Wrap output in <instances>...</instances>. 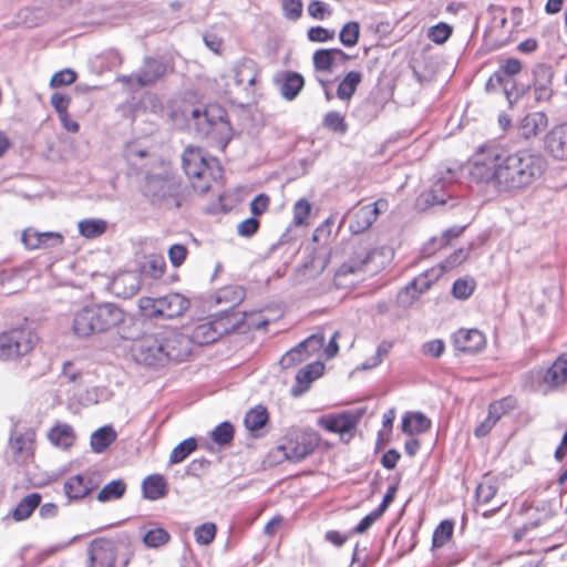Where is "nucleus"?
<instances>
[{
    "label": "nucleus",
    "mask_w": 567,
    "mask_h": 567,
    "mask_svg": "<svg viewBox=\"0 0 567 567\" xmlns=\"http://www.w3.org/2000/svg\"><path fill=\"white\" fill-rule=\"evenodd\" d=\"M311 212V204L305 199H299L293 206V223L297 226L306 225L307 218Z\"/></svg>",
    "instance_id": "3c124183"
},
{
    "label": "nucleus",
    "mask_w": 567,
    "mask_h": 567,
    "mask_svg": "<svg viewBox=\"0 0 567 567\" xmlns=\"http://www.w3.org/2000/svg\"><path fill=\"white\" fill-rule=\"evenodd\" d=\"M166 362L169 360L182 361L190 354L192 341L186 336L173 329L159 331Z\"/></svg>",
    "instance_id": "9b49d317"
},
{
    "label": "nucleus",
    "mask_w": 567,
    "mask_h": 567,
    "mask_svg": "<svg viewBox=\"0 0 567 567\" xmlns=\"http://www.w3.org/2000/svg\"><path fill=\"white\" fill-rule=\"evenodd\" d=\"M453 342L457 351L475 354L485 348L486 339L477 329H460L453 334Z\"/></svg>",
    "instance_id": "dca6fc26"
},
{
    "label": "nucleus",
    "mask_w": 567,
    "mask_h": 567,
    "mask_svg": "<svg viewBox=\"0 0 567 567\" xmlns=\"http://www.w3.org/2000/svg\"><path fill=\"white\" fill-rule=\"evenodd\" d=\"M324 343V336L322 333H315L308 337L306 340L299 343V349H302L307 358L311 353L320 350Z\"/></svg>",
    "instance_id": "603ef678"
},
{
    "label": "nucleus",
    "mask_w": 567,
    "mask_h": 567,
    "mask_svg": "<svg viewBox=\"0 0 567 567\" xmlns=\"http://www.w3.org/2000/svg\"><path fill=\"white\" fill-rule=\"evenodd\" d=\"M143 495L145 498L156 501L166 495V482L162 475H148L142 483Z\"/></svg>",
    "instance_id": "c85d7f7f"
},
{
    "label": "nucleus",
    "mask_w": 567,
    "mask_h": 567,
    "mask_svg": "<svg viewBox=\"0 0 567 567\" xmlns=\"http://www.w3.org/2000/svg\"><path fill=\"white\" fill-rule=\"evenodd\" d=\"M567 381V354H561L547 370L544 382L549 386H559Z\"/></svg>",
    "instance_id": "bb28decb"
},
{
    "label": "nucleus",
    "mask_w": 567,
    "mask_h": 567,
    "mask_svg": "<svg viewBox=\"0 0 567 567\" xmlns=\"http://www.w3.org/2000/svg\"><path fill=\"white\" fill-rule=\"evenodd\" d=\"M258 228L259 221L256 218L250 217L238 224L237 233L243 237H250L258 230Z\"/></svg>",
    "instance_id": "69168bd1"
},
{
    "label": "nucleus",
    "mask_w": 567,
    "mask_h": 567,
    "mask_svg": "<svg viewBox=\"0 0 567 567\" xmlns=\"http://www.w3.org/2000/svg\"><path fill=\"white\" fill-rule=\"evenodd\" d=\"M305 85V81L301 74L296 72L286 73L281 83V95L288 100H293Z\"/></svg>",
    "instance_id": "473e14b6"
},
{
    "label": "nucleus",
    "mask_w": 567,
    "mask_h": 567,
    "mask_svg": "<svg viewBox=\"0 0 567 567\" xmlns=\"http://www.w3.org/2000/svg\"><path fill=\"white\" fill-rule=\"evenodd\" d=\"M184 116L189 127H194L200 135H209L213 131L221 132L227 126L224 120V111L217 106L205 110L190 107L184 111Z\"/></svg>",
    "instance_id": "1a4fd4ad"
},
{
    "label": "nucleus",
    "mask_w": 567,
    "mask_h": 567,
    "mask_svg": "<svg viewBox=\"0 0 567 567\" xmlns=\"http://www.w3.org/2000/svg\"><path fill=\"white\" fill-rule=\"evenodd\" d=\"M441 276V271L431 269L414 278V280L408 285L398 295V302L400 306L406 308L410 307L423 292L430 289L433 281Z\"/></svg>",
    "instance_id": "4468645a"
},
{
    "label": "nucleus",
    "mask_w": 567,
    "mask_h": 567,
    "mask_svg": "<svg viewBox=\"0 0 567 567\" xmlns=\"http://www.w3.org/2000/svg\"><path fill=\"white\" fill-rule=\"evenodd\" d=\"M197 449V441L194 437H188L182 441L173 449L169 455L171 464H178L183 462L190 453Z\"/></svg>",
    "instance_id": "4c0bfd02"
},
{
    "label": "nucleus",
    "mask_w": 567,
    "mask_h": 567,
    "mask_svg": "<svg viewBox=\"0 0 567 567\" xmlns=\"http://www.w3.org/2000/svg\"><path fill=\"white\" fill-rule=\"evenodd\" d=\"M196 542L200 545H209L216 536V525L214 523H204L195 528Z\"/></svg>",
    "instance_id": "de8ad7c7"
},
{
    "label": "nucleus",
    "mask_w": 567,
    "mask_h": 567,
    "mask_svg": "<svg viewBox=\"0 0 567 567\" xmlns=\"http://www.w3.org/2000/svg\"><path fill=\"white\" fill-rule=\"evenodd\" d=\"M466 258L467 251L464 249H458L441 264V269L439 271H441V274L444 271H449L454 267L461 265L464 260H466Z\"/></svg>",
    "instance_id": "e2e57ef3"
},
{
    "label": "nucleus",
    "mask_w": 567,
    "mask_h": 567,
    "mask_svg": "<svg viewBox=\"0 0 567 567\" xmlns=\"http://www.w3.org/2000/svg\"><path fill=\"white\" fill-rule=\"evenodd\" d=\"M189 307V301L177 292L159 298L144 297L140 299V308L150 317L172 319L182 316Z\"/></svg>",
    "instance_id": "39448f33"
},
{
    "label": "nucleus",
    "mask_w": 567,
    "mask_h": 567,
    "mask_svg": "<svg viewBox=\"0 0 567 567\" xmlns=\"http://www.w3.org/2000/svg\"><path fill=\"white\" fill-rule=\"evenodd\" d=\"M144 192L153 204L164 208H179L184 199L179 178L168 173L147 176Z\"/></svg>",
    "instance_id": "20e7f679"
},
{
    "label": "nucleus",
    "mask_w": 567,
    "mask_h": 567,
    "mask_svg": "<svg viewBox=\"0 0 567 567\" xmlns=\"http://www.w3.org/2000/svg\"><path fill=\"white\" fill-rule=\"evenodd\" d=\"M334 35V30H329L322 27H312L308 30V38L312 42H326L332 40Z\"/></svg>",
    "instance_id": "680f3d73"
},
{
    "label": "nucleus",
    "mask_w": 567,
    "mask_h": 567,
    "mask_svg": "<svg viewBox=\"0 0 567 567\" xmlns=\"http://www.w3.org/2000/svg\"><path fill=\"white\" fill-rule=\"evenodd\" d=\"M97 487V482L89 474H79L70 477L64 484V491L69 498L80 499Z\"/></svg>",
    "instance_id": "393cba45"
},
{
    "label": "nucleus",
    "mask_w": 567,
    "mask_h": 567,
    "mask_svg": "<svg viewBox=\"0 0 567 567\" xmlns=\"http://www.w3.org/2000/svg\"><path fill=\"white\" fill-rule=\"evenodd\" d=\"M185 174L192 179L193 188L204 194L210 189L212 182L220 174L215 158H207L202 148L187 146L182 155Z\"/></svg>",
    "instance_id": "7ed1b4c3"
},
{
    "label": "nucleus",
    "mask_w": 567,
    "mask_h": 567,
    "mask_svg": "<svg viewBox=\"0 0 567 567\" xmlns=\"http://www.w3.org/2000/svg\"><path fill=\"white\" fill-rule=\"evenodd\" d=\"M87 567H114L116 553L114 545L107 540H94L89 547Z\"/></svg>",
    "instance_id": "6ab92c4d"
},
{
    "label": "nucleus",
    "mask_w": 567,
    "mask_h": 567,
    "mask_svg": "<svg viewBox=\"0 0 567 567\" xmlns=\"http://www.w3.org/2000/svg\"><path fill=\"white\" fill-rule=\"evenodd\" d=\"M307 359V355L299 349V344L282 355L280 364L284 369H288L297 363L302 362Z\"/></svg>",
    "instance_id": "5fc2aeb1"
},
{
    "label": "nucleus",
    "mask_w": 567,
    "mask_h": 567,
    "mask_svg": "<svg viewBox=\"0 0 567 567\" xmlns=\"http://www.w3.org/2000/svg\"><path fill=\"white\" fill-rule=\"evenodd\" d=\"M522 69V64L517 59H508L501 68V70L496 71L497 73H504V82H505V95L508 101H511V90L514 87V82L512 76L517 74Z\"/></svg>",
    "instance_id": "f704fd0d"
},
{
    "label": "nucleus",
    "mask_w": 567,
    "mask_h": 567,
    "mask_svg": "<svg viewBox=\"0 0 567 567\" xmlns=\"http://www.w3.org/2000/svg\"><path fill=\"white\" fill-rule=\"evenodd\" d=\"M37 342V336L25 328L0 333V360L9 361L28 354Z\"/></svg>",
    "instance_id": "423d86ee"
},
{
    "label": "nucleus",
    "mask_w": 567,
    "mask_h": 567,
    "mask_svg": "<svg viewBox=\"0 0 567 567\" xmlns=\"http://www.w3.org/2000/svg\"><path fill=\"white\" fill-rule=\"evenodd\" d=\"M547 169L546 158L529 150L508 153L496 146H483L473 156L470 176L491 185L498 193L519 194L534 185Z\"/></svg>",
    "instance_id": "f257e3e1"
},
{
    "label": "nucleus",
    "mask_w": 567,
    "mask_h": 567,
    "mask_svg": "<svg viewBox=\"0 0 567 567\" xmlns=\"http://www.w3.org/2000/svg\"><path fill=\"white\" fill-rule=\"evenodd\" d=\"M358 423L357 416L350 412L339 414L322 415L317 420V424L324 430L340 435L351 433Z\"/></svg>",
    "instance_id": "a211bd4d"
},
{
    "label": "nucleus",
    "mask_w": 567,
    "mask_h": 567,
    "mask_svg": "<svg viewBox=\"0 0 567 567\" xmlns=\"http://www.w3.org/2000/svg\"><path fill=\"white\" fill-rule=\"evenodd\" d=\"M551 69L547 65H537L534 69V97L538 102L548 101L553 95Z\"/></svg>",
    "instance_id": "4be33fe9"
},
{
    "label": "nucleus",
    "mask_w": 567,
    "mask_h": 567,
    "mask_svg": "<svg viewBox=\"0 0 567 567\" xmlns=\"http://www.w3.org/2000/svg\"><path fill=\"white\" fill-rule=\"evenodd\" d=\"M148 272L153 278H161L166 269L165 260L163 257L152 256L148 261Z\"/></svg>",
    "instance_id": "338daca9"
},
{
    "label": "nucleus",
    "mask_w": 567,
    "mask_h": 567,
    "mask_svg": "<svg viewBox=\"0 0 567 567\" xmlns=\"http://www.w3.org/2000/svg\"><path fill=\"white\" fill-rule=\"evenodd\" d=\"M133 357L136 362L148 367H161L166 363L159 332L145 334L135 341Z\"/></svg>",
    "instance_id": "9d476101"
},
{
    "label": "nucleus",
    "mask_w": 567,
    "mask_h": 567,
    "mask_svg": "<svg viewBox=\"0 0 567 567\" xmlns=\"http://www.w3.org/2000/svg\"><path fill=\"white\" fill-rule=\"evenodd\" d=\"M41 496L38 493H32L25 496L14 508L13 518L16 520H23L31 516L33 511L39 506Z\"/></svg>",
    "instance_id": "72a5a7b5"
},
{
    "label": "nucleus",
    "mask_w": 567,
    "mask_h": 567,
    "mask_svg": "<svg viewBox=\"0 0 567 567\" xmlns=\"http://www.w3.org/2000/svg\"><path fill=\"white\" fill-rule=\"evenodd\" d=\"M547 152L556 159H567V123L555 126L545 138Z\"/></svg>",
    "instance_id": "aec40b11"
},
{
    "label": "nucleus",
    "mask_w": 567,
    "mask_h": 567,
    "mask_svg": "<svg viewBox=\"0 0 567 567\" xmlns=\"http://www.w3.org/2000/svg\"><path fill=\"white\" fill-rule=\"evenodd\" d=\"M76 80V73L71 69H64L53 74L50 80L51 87L70 85Z\"/></svg>",
    "instance_id": "864d4df0"
},
{
    "label": "nucleus",
    "mask_w": 567,
    "mask_h": 567,
    "mask_svg": "<svg viewBox=\"0 0 567 567\" xmlns=\"http://www.w3.org/2000/svg\"><path fill=\"white\" fill-rule=\"evenodd\" d=\"M142 284V275L138 271H121L109 284L110 291L120 298H131L137 293Z\"/></svg>",
    "instance_id": "2eb2a0df"
},
{
    "label": "nucleus",
    "mask_w": 567,
    "mask_h": 567,
    "mask_svg": "<svg viewBox=\"0 0 567 567\" xmlns=\"http://www.w3.org/2000/svg\"><path fill=\"white\" fill-rule=\"evenodd\" d=\"M167 254H168V259H169L171 264L174 267H179L184 264V261L187 257L188 250H187L186 246L181 245V244H175L168 248Z\"/></svg>",
    "instance_id": "13d9d810"
},
{
    "label": "nucleus",
    "mask_w": 567,
    "mask_h": 567,
    "mask_svg": "<svg viewBox=\"0 0 567 567\" xmlns=\"http://www.w3.org/2000/svg\"><path fill=\"white\" fill-rule=\"evenodd\" d=\"M548 124L547 115L544 112H533L525 115L518 123V134L529 140L542 133Z\"/></svg>",
    "instance_id": "b1692460"
},
{
    "label": "nucleus",
    "mask_w": 567,
    "mask_h": 567,
    "mask_svg": "<svg viewBox=\"0 0 567 567\" xmlns=\"http://www.w3.org/2000/svg\"><path fill=\"white\" fill-rule=\"evenodd\" d=\"M475 289V282L473 279H457L452 287V295L456 299H467Z\"/></svg>",
    "instance_id": "09e8293b"
},
{
    "label": "nucleus",
    "mask_w": 567,
    "mask_h": 567,
    "mask_svg": "<svg viewBox=\"0 0 567 567\" xmlns=\"http://www.w3.org/2000/svg\"><path fill=\"white\" fill-rule=\"evenodd\" d=\"M35 433L31 429L24 431H13L9 441V453L17 464L28 462L34 450Z\"/></svg>",
    "instance_id": "ddd939ff"
},
{
    "label": "nucleus",
    "mask_w": 567,
    "mask_h": 567,
    "mask_svg": "<svg viewBox=\"0 0 567 567\" xmlns=\"http://www.w3.org/2000/svg\"><path fill=\"white\" fill-rule=\"evenodd\" d=\"M78 227L82 236L94 238L105 231L106 223L102 219H84L79 223Z\"/></svg>",
    "instance_id": "ea45409f"
},
{
    "label": "nucleus",
    "mask_w": 567,
    "mask_h": 567,
    "mask_svg": "<svg viewBox=\"0 0 567 567\" xmlns=\"http://www.w3.org/2000/svg\"><path fill=\"white\" fill-rule=\"evenodd\" d=\"M308 13L315 19L322 20L330 14V11L324 2L313 0L308 4Z\"/></svg>",
    "instance_id": "774afa93"
},
{
    "label": "nucleus",
    "mask_w": 567,
    "mask_h": 567,
    "mask_svg": "<svg viewBox=\"0 0 567 567\" xmlns=\"http://www.w3.org/2000/svg\"><path fill=\"white\" fill-rule=\"evenodd\" d=\"M362 81V74L359 71H350L341 80L338 85L337 96L340 100L348 101L357 91L358 85Z\"/></svg>",
    "instance_id": "2f4dec72"
},
{
    "label": "nucleus",
    "mask_w": 567,
    "mask_h": 567,
    "mask_svg": "<svg viewBox=\"0 0 567 567\" xmlns=\"http://www.w3.org/2000/svg\"><path fill=\"white\" fill-rule=\"evenodd\" d=\"M244 299V290L240 287H225L217 293L216 301L218 303H230L231 306L238 305Z\"/></svg>",
    "instance_id": "c03bdc74"
},
{
    "label": "nucleus",
    "mask_w": 567,
    "mask_h": 567,
    "mask_svg": "<svg viewBox=\"0 0 567 567\" xmlns=\"http://www.w3.org/2000/svg\"><path fill=\"white\" fill-rule=\"evenodd\" d=\"M516 406V400L513 396H506L502 400L492 402L488 405V415L496 422L506 413Z\"/></svg>",
    "instance_id": "a19ab883"
},
{
    "label": "nucleus",
    "mask_w": 567,
    "mask_h": 567,
    "mask_svg": "<svg viewBox=\"0 0 567 567\" xmlns=\"http://www.w3.org/2000/svg\"><path fill=\"white\" fill-rule=\"evenodd\" d=\"M349 258L337 270L336 279L347 275H357L371 270L370 265L374 262L379 252L371 248L368 241L357 240L349 244Z\"/></svg>",
    "instance_id": "6e6552de"
},
{
    "label": "nucleus",
    "mask_w": 567,
    "mask_h": 567,
    "mask_svg": "<svg viewBox=\"0 0 567 567\" xmlns=\"http://www.w3.org/2000/svg\"><path fill=\"white\" fill-rule=\"evenodd\" d=\"M267 410L262 406H257L247 412L244 422L249 431H257L261 429L267 423Z\"/></svg>",
    "instance_id": "58836bf2"
},
{
    "label": "nucleus",
    "mask_w": 567,
    "mask_h": 567,
    "mask_svg": "<svg viewBox=\"0 0 567 567\" xmlns=\"http://www.w3.org/2000/svg\"><path fill=\"white\" fill-rule=\"evenodd\" d=\"M71 99L68 95H64L62 93H54L51 96V105L56 111L59 117H65L68 114V109L70 105Z\"/></svg>",
    "instance_id": "052dcab7"
},
{
    "label": "nucleus",
    "mask_w": 567,
    "mask_h": 567,
    "mask_svg": "<svg viewBox=\"0 0 567 567\" xmlns=\"http://www.w3.org/2000/svg\"><path fill=\"white\" fill-rule=\"evenodd\" d=\"M320 443V435L311 429L295 431L279 446L286 460L300 462L311 455Z\"/></svg>",
    "instance_id": "0eeeda50"
},
{
    "label": "nucleus",
    "mask_w": 567,
    "mask_h": 567,
    "mask_svg": "<svg viewBox=\"0 0 567 567\" xmlns=\"http://www.w3.org/2000/svg\"><path fill=\"white\" fill-rule=\"evenodd\" d=\"M496 486L491 481L481 483L476 488V497L483 504H489L496 494Z\"/></svg>",
    "instance_id": "4d7b16f0"
},
{
    "label": "nucleus",
    "mask_w": 567,
    "mask_h": 567,
    "mask_svg": "<svg viewBox=\"0 0 567 567\" xmlns=\"http://www.w3.org/2000/svg\"><path fill=\"white\" fill-rule=\"evenodd\" d=\"M349 59L340 49H320L313 53L312 61L316 71L332 73L339 62L343 63Z\"/></svg>",
    "instance_id": "412c9836"
},
{
    "label": "nucleus",
    "mask_w": 567,
    "mask_h": 567,
    "mask_svg": "<svg viewBox=\"0 0 567 567\" xmlns=\"http://www.w3.org/2000/svg\"><path fill=\"white\" fill-rule=\"evenodd\" d=\"M256 76L257 72L254 62L251 60H244L234 65L221 79L234 81L235 89L247 92L255 84Z\"/></svg>",
    "instance_id": "f3484780"
},
{
    "label": "nucleus",
    "mask_w": 567,
    "mask_h": 567,
    "mask_svg": "<svg viewBox=\"0 0 567 567\" xmlns=\"http://www.w3.org/2000/svg\"><path fill=\"white\" fill-rule=\"evenodd\" d=\"M22 243L28 249H40L41 248V233L28 228L22 233Z\"/></svg>",
    "instance_id": "0e129e2a"
},
{
    "label": "nucleus",
    "mask_w": 567,
    "mask_h": 567,
    "mask_svg": "<svg viewBox=\"0 0 567 567\" xmlns=\"http://www.w3.org/2000/svg\"><path fill=\"white\" fill-rule=\"evenodd\" d=\"M326 267V261L320 257H311L296 270V280L299 284L315 279Z\"/></svg>",
    "instance_id": "7c9ffc66"
},
{
    "label": "nucleus",
    "mask_w": 567,
    "mask_h": 567,
    "mask_svg": "<svg viewBox=\"0 0 567 567\" xmlns=\"http://www.w3.org/2000/svg\"><path fill=\"white\" fill-rule=\"evenodd\" d=\"M116 436L115 430L110 425L97 429L91 435L93 452L103 453L116 440Z\"/></svg>",
    "instance_id": "c756f323"
},
{
    "label": "nucleus",
    "mask_w": 567,
    "mask_h": 567,
    "mask_svg": "<svg viewBox=\"0 0 567 567\" xmlns=\"http://www.w3.org/2000/svg\"><path fill=\"white\" fill-rule=\"evenodd\" d=\"M49 441L56 447L69 449L75 441L73 427L68 423H56L48 433Z\"/></svg>",
    "instance_id": "a878e982"
},
{
    "label": "nucleus",
    "mask_w": 567,
    "mask_h": 567,
    "mask_svg": "<svg viewBox=\"0 0 567 567\" xmlns=\"http://www.w3.org/2000/svg\"><path fill=\"white\" fill-rule=\"evenodd\" d=\"M453 534V524L449 520L442 522L433 534V546H443Z\"/></svg>",
    "instance_id": "8fccbe9b"
},
{
    "label": "nucleus",
    "mask_w": 567,
    "mask_h": 567,
    "mask_svg": "<svg viewBox=\"0 0 567 567\" xmlns=\"http://www.w3.org/2000/svg\"><path fill=\"white\" fill-rule=\"evenodd\" d=\"M430 426L431 421L419 412L406 413L402 420V432L409 435L424 433Z\"/></svg>",
    "instance_id": "cd10ccee"
},
{
    "label": "nucleus",
    "mask_w": 567,
    "mask_h": 567,
    "mask_svg": "<svg viewBox=\"0 0 567 567\" xmlns=\"http://www.w3.org/2000/svg\"><path fill=\"white\" fill-rule=\"evenodd\" d=\"M379 214L378 203L358 207L351 216L349 228L352 234H360L371 227Z\"/></svg>",
    "instance_id": "5701e85b"
},
{
    "label": "nucleus",
    "mask_w": 567,
    "mask_h": 567,
    "mask_svg": "<svg viewBox=\"0 0 567 567\" xmlns=\"http://www.w3.org/2000/svg\"><path fill=\"white\" fill-rule=\"evenodd\" d=\"M360 25L355 21H350L343 25L339 39L344 47H354L359 41Z\"/></svg>",
    "instance_id": "37998d69"
},
{
    "label": "nucleus",
    "mask_w": 567,
    "mask_h": 567,
    "mask_svg": "<svg viewBox=\"0 0 567 567\" xmlns=\"http://www.w3.org/2000/svg\"><path fill=\"white\" fill-rule=\"evenodd\" d=\"M212 440L220 445H228L234 439V426L229 422L218 424L210 433Z\"/></svg>",
    "instance_id": "79ce46f5"
},
{
    "label": "nucleus",
    "mask_w": 567,
    "mask_h": 567,
    "mask_svg": "<svg viewBox=\"0 0 567 567\" xmlns=\"http://www.w3.org/2000/svg\"><path fill=\"white\" fill-rule=\"evenodd\" d=\"M126 491V484L122 480H114L107 483L97 494V501L107 502L121 498Z\"/></svg>",
    "instance_id": "e433bc0d"
},
{
    "label": "nucleus",
    "mask_w": 567,
    "mask_h": 567,
    "mask_svg": "<svg viewBox=\"0 0 567 567\" xmlns=\"http://www.w3.org/2000/svg\"><path fill=\"white\" fill-rule=\"evenodd\" d=\"M284 14L289 20H297L302 13L301 0H282Z\"/></svg>",
    "instance_id": "bf43d9fd"
},
{
    "label": "nucleus",
    "mask_w": 567,
    "mask_h": 567,
    "mask_svg": "<svg viewBox=\"0 0 567 567\" xmlns=\"http://www.w3.org/2000/svg\"><path fill=\"white\" fill-rule=\"evenodd\" d=\"M452 34V28L446 23H439L430 29L429 37L435 43H444Z\"/></svg>",
    "instance_id": "6e6d98bb"
},
{
    "label": "nucleus",
    "mask_w": 567,
    "mask_h": 567,
    "mask_svg": "<svg viewBox=\"0 0 567 567\" xmlns=\"http://www.w3.org/2000/svg\"><path fill=\"white\" fill-rule=\"evenodd\" d=\"M124 317V311L112 302L87 306L74 315L72 329L78 337H89L120 326Z\"/></svg>",
    "instance_id": "f03ea898"
},
{
    "label": "nucleus",
    "mask_w": 567,
    "mask_h": 567,
    "mask_svg": "<svg viewBox=\"0 0 567 567\" xmlns=\"http://www.w3.org/2000/svg\"><path fill=\"white\" fill-rule=\"evenodd\" d=\"M168 540L169 534L162 527L148 530L143 537L144 544L151 548H157L165 545Z\"/></svg>",
    "instance_id": "a18cd8bd"
},
{
    "label": "nucleus",
    "mask_w": 567,
    "mask_h": 567,
    "mask_svg": "<svg viewBox=\"0 0 567 567\" xmlns=\"http://www.w3.org/2000/svg\"><path fill=\"white\" fill-rule=\"evenodd\" d=\"M324 370V364L320 361L312 362L308 365H306L303 369H301L297 375L296 380L300 385H306L305 389L308 388V385L319 378Z\"/></svg>",
    "instance_id": "c9c22d12"
},
{
    "label": "nucleus",
    "mask_w": 567,
    "mask_h": 567,
    "mask_svg": "<svg viewBox=\"0 0 567 567\" xmlns=\"http://www.w3.org/2000/svg\"><path fill=\"white\" fill-rule=\"evenodd\" d=\"M323 125L337 133L344 134L348 130V125L344 121L343 115H341L339 112H329L326 114L323 118Z\"/></svg>",
    "instance_id": "49530a36"
},
{
    "label": "nucleus",
    "mask_w": 567,
    "mask_h": 567,
    "mask_svg": "<svg viewBox=\"0 0 567 567\" xmlns=\"http://www.w3.org/2000/svg\"><path fill=\"white\" fill-rule=\"evenodd\" d=\"M166 73V65L156 59L147 58L144 61L143 66L134 74L124 75L120 80L134 87L136 84L138 87L153 85Z\"/></svg>",
    "instance_id": "f8f14e48"
}]
</instances>
